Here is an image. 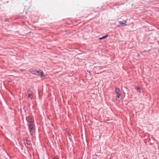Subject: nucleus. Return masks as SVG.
<instances>
[{"label": "nucleus", "mask_w": 159, "mask_h": 159, "mask_svg": "<svg viewBox=\"0 0 159 159\" xmlns=\"http://www.w3.org/2000/svg\"><path fill=\"white\" fill-rule=\"evenodd\" d=\"M26 120L28 122L30 132L31 135H34L35 131L33 118L31 116H29L27 117Z\"/></svg>", "instance_id": "nucleus-1"}, {"label": "nucleus", "mask_w": 159, "mask_h": 159, "mask_svg": "<svg viewBox=\"0 0 159 159\" xmlns=\"http://www.w3.org/2000/svg\"><path fill=\"white\" fill-rule=\"evenodd\" d=\"M27 93L28 94V100L32 99L33 97V92L30 89H29L27 91Z\"/></svg>", "instance_id": "nucleus-2"}, {"label": "nucleus", "mask_w": 159, "mask_h": 159, "mask_svg": "<svg viewBox=\"0 0 159 159\" xmlns=\"http://www.w3.org/2000/svg\"><path fill=\"white\" fill-rule=\"evenodd\" d=\"M115 92L116 94V97L118 98H119L120 95V89L119 88H116L115 90Z\"/></svg>", "instance_id": "nucleus-3"}, {"label": "nucleus", "mask_w": 159, "mask_h": 159, "mask_svg": "<svg viewBox=\"0 0 159 159\" xmlns=\"http://www.w3.org/2000/svg\"><path fill=\"white\" fill-rule=\"evenodd\" d=\"M36 70H35L34 69H30L29 71L30 73H31L32 74H35H35H36Z\"/></svg>", "instance_id": "nucleus-4"}, {"label": "nucleus", "mask_w": 159, "mask_h": 159, "mask_svg": "<svg viewBox=\"0 0 159 159\" xmlns=\"http://www.w3.org/2000/svg\"><path fill=\"white\" fill-rule=\"evenodd\" d=\"M42 70H39L38 71H36V73L35 74V75H40L41 73V72Z\"/></svg>", "instance_id": "nucleus-5"}, {"label": "nucleus", "mask_w": 159, "mask_h": 159, "mask_svg": "<svg viewBox=\"0 0 159 159\" xmlns=\"http://www.w3.org/2000/svg\"><path fill=\"white\" fill-rule=\"evenodd\" d=\"M119 23L120 25H125L127 23V21L126 20H125L123 21H119Z\"/></svg>", "instance_id": "nucleus-6"}, {"label": "nucleus", "mask_w": 159, "mask_h": 159, "mask_svg": "<svg viewBox=\"0 0 159 159\" xmlns=\"http://www.w3.org/2000/svg\"><path fill=\"white\" fill-rule=\"evenodd\" d=\"M108 35H107V34L105 36H102V37L100 38H99V40H102V39H104L106 38L107 37H108Z\"/></svg>", "instance_id": "nucleus-7"}, {"label": "nucleus", "mask_w": 159, "mask_h": 159, "mask_svg": "<svg viewBox=\"0 0 159 159\" xmlns=\"http://www.w3.org/2000/svg\"><path fill=\"white\" fill-rule=\"evenodd\" d=\"M24 143L25 146L26 145V144H27V145H30V142H28L27 140L24 141Z\"/></svg>", "instance_id": "nucleus-8"}, {"label": "nucleus", "mask_w": 159, "mask_h": 159, "mask_svg": "<svg viewBox=\"0 0 159 159\" xmlns=\"http://www.w3.org/2000/svg\"><path fill=\"white\" fill-rule=\"evenodd\" d=\"M40 75L41 76V77L43 78H44L45 77V75L43 73V71L42 70L41 71V72Z\"/></svg>", "instance_id": "nucleus-9"}, {"label": "nucleus", "mask_w": 159, "mask_h": 159, "mask_svg": "<svg viewBox=\"0 0 159 159\" xmlns=\"http://www.w3.org/2000/svg\"><path fill=\"white\" fill-rule=\"evenodd\" d=\"M136 90H137L139 92H140V88L139 87H137L136 88Z\"/></svg>", "instance_id": "nucleus-10"}, {"label": "nucleus", "mask_w": 159, "mask_h": 159, "mask_svg": "<svg viewBox=\"0 0 159 159\" xmlns=\"http://www.w3.org/2000/svg\"><path fill=\"white\" fill-rule=\"evenodd\" d=\"M54 159H59L57 157H54Z\"/></svg>", "instance_id": "nucleus-11"}, {"label": "nucleus", "mask_w": 159, "mask_h": 159, "mask_svg": "<svg viewBox=\"0 0 159 159\" xmlns=\"http://www.w3.org/2000/svg\"><path fill=\"white\" fill-rule=\"evenodd\" d=\"M21 70V71H23V70H22V69H21V70Z\"/></svg>", "instance_id": "nucleus-12"}]
</instances>
